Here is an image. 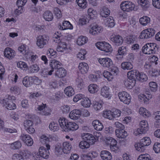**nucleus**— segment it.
<instances>
[{"label":"nucleus","mask_w":160,"mask_h":160,"mask_svg":"<svg viewBox=\"0 0 160 160\" xmlns=\"http://www.w3.org/2000/svg\"><path fill=\"white\" fill-rule=\"evenodd\" d=\"M49 155V152L46 150L43 146L40 147L38 149V152H35L33 154V157L35 160H42V158H47Z\"/></svg>","instance_id":"f257e3e1"},{"label":"nucleus","mask_w":160,"mask_h":160,"mask_svg":"<svg viewBox=\"0 0 160 160\" xmlns=\"http://www.w3.org/2000/svg\"><path fill=\"white\" fill-rule=\"evenodd\" d=\"M151 142V140L148 137H144L142 139L140 143L135 145L136 149L140 152L144 151L146 146L149 145Z\"/></svg>","instance_id":"f03ea898"},{"label":"nucleus","mask_w":160,"mask_h":160,"mask_svg":"<svg viewBox=\"0 0 160 160\" xmlns=\"http://www.w3.org/2000/svg\"><path fill=\"white\" fill-rule=\"evenodd\" d=\"M156 50H158V48L156 44L155 43H147L142 49V52L143 53L147 54H154Z\"/></svg>","instance_id":"7ed1b4c3"},{"label":"nucleus","mask_w":160,"mask_h":160,"mask_svg":"<svg viewBox=\"0 0 160 160\" xmlns=\"http://www.w3.org/2000/svg\"><path fill=\"white\" fill-rule=\"evenodd\" d=\"M12 97L8 96V98L0 100V103L8 109L13 110L16 108V105L12 100Z\"/></svg>","instance_id":"20e7f679"},{"label":"nucleus","mask_w":160,"mask_h":160,"mask_svg":"<svg viewBox=\"0 0 160 160\" xmlns=\"http://www.w3.org/2000/svg\"><path fill=\"white\" fill-rule=\"evenodd\" d=\"M148 129V126L147 121L145 120L141 121L139 123V128L134 132L136 136L139 134L145 133Z\"/></svg>","instance_id":"39448f33"},{"label":"nucleus","mask_w":160,"mask_h":160,"mask_svg":"<svg viewBox=\"0 0 160 160\" xmlns=\"http://www.w3.org/2000/svg\"><path fill=\"white\" fill-rule=\"evenodd\" d=\"M37 44L40 48H43L47 44L49 40L48 36L45 35H40L37 37Z\"/></svg>","instance_id":"423d86ee"},{"label":"nucleus","mask_w":160,"mask_h":160,"mask_svg":"<svg viewBox=\"0 0 160 160\" xmlns=\"http://www.w3.org/2000/svg\"><path fill=\"white\" fill-rule=\"evenodd\" d=\"M120 7L123 11L129 12L132 10H134L135 5L131 2L124 1L122 2Z\"/></svg>","instance_id":"0eeeda50"},{"label":"nucleus","mask_w":160,"mask_h":160,"mask_svg":"<svg viewBox=\"0 0 160 160\" xmlns=\"http://www.w3.org/2000/svg\"><path fill=\"white\" fill-rule=\"evenodd\" d=\"M97 47L99 49L106 52H111L112 49L111 45L106 42H99L96 44Z\"/></svg>","instance_id":"6e6552de"},{"label":"nucleus","mask_w":160,"mask_h":160,"mask_svg":"<svg viewBox=\"0 0 160 160\" xmlns=\"http://www.w3.org/2000/svg\"><path fill=\"white\" fill-rule=\"evenodd\" d=\"M155 33L154 29L149 28L143 30L141 32L139 37L141 39H148L153 36Z\"/></svg>","instance_id":"1a4fd4ad"},{"label":"nucleus","mask_w":160,"mask_h":160,"mask_svg":"<svg viewBox=\"0 0 160 160\" xmlns=\"http://www.w3.org/2000/svg\"><path fill=\"white\" fill-rule=\"evenodd\" d=\"M118 96L120 101L124 103L128 104L131 101V97L128 93L123 92L119 93Z\"/></svg>","instance_id":"9d476101"},{"label":"nucleus","mask_w":160,"mask_h":160,"mask_svg":"<svg viewBox=\"0 0 160 160\" xmlns=\"http://www.w3.org/2000/svg\"><path fill=\"white\" fill-rule=\"evenodd\" d=\"M20 139L28 146H32L33 144L32 139L28 135L22 133L20 136Z\"/></svg>","instance_id":"9b49d317"},{"label":"nucleus","mask_w":160,"mask_h":160,"mask_svg":"<svg viewBox=\"0 0 160 160\" xmlns=\"http://www.w3.org/2000/svg\"><path fill=\"white\" fill-rule=\"evenodd\" d=\"M98 61L100 64L104 67L109 68L112 64V61L108 58H100Z\"/></svg>","instance_id":"f8f14e48"},{"label":"nucleus","mask_w":160,"mask_h":160,"mask_svg":"<svg viewBox=\"0 0 160 160\" xmlns=\"http://www.w3.org/2000/svg\"><path fill=\"white\" fill-rule=\"evenodd\" d=\"M82 139L85 141L88 142L90 144H94L95 139L94 137L92 134L88 133H83L82 134Z\"/></svg>","instance_id":"ddd939ff"},{"label":"nucleus","mask_w":160,"mask_h":160,"mask_svg":"<svg viewBox=\"0 0 160 160\" xmlns=\"http://www.w3.org/2000/svg\"><path fill=\"white\" fill-rule=\"evenodd\" d=\"M90 29L89 33L92 35H96L102 31V29L101 27H99L97 25L93 24L90 26Z\"/></svg>","instance_id":"4468645a"},{"label":"nucleus","mask_w":160,"mask_h":160,"mask_svg":"<svg viewBox=\"0 0 160 160\" xmlns=\"http://www.w3.org/2000/svg\"><path fill=\"white\" fill-rule=\"evenodd\" d=\"M4 54L6 58L9 59H11L15 56V52L13 50L8 47L5 49Z\"/></svg>","instance_id":"2eb2a0df"},{"label":"nucleus","mask_w":160,"mask_h":160,"mask_svg":"<svg viewBox=\"0 0 160 160\" xmlns=\"http://www.w3.org/2000/svg\"><path fill=\"white\" fill-rule=\"evenodd\" d=\"M116 136L120 138H125L128 136V133L124 129H117L115 131Z\"/></svg>","instance_id":"dca6fc26"},{"label":"nucleus","mask_w":160,"mask_h":160,"mask_svg":"<svg viewBox=\"0 0 160 160\" xmlns=\"http://www.w3.org/2000/svg\"><path fill=\"white\" fill-rule=\"evenodd\" d=\"M81 115V111L79 110L75 109L70 113L69 117L72 119L77 120L80 117Z\"/></svg>","instance_id":"f3484780"},{"label":"nucleus","mask_w":160,"mask_h":160,"mask_svg":"<svg viewBox=\"0 0 160 160\" xmlns=\"http://www.w3.org/2000/svg\"><path fill=\"white\" fill-rule=\"evenodd\" d=\"M110 40L118 46L122 44L123 42L122 37L119 35L111 37L110 38Z\"/></svg>","instance_id":"a211bd4d"},{"label":"nucleus","mask_w":160,"mask_h":160,"mask_svg":"<svg viewBox=\"0 0 160 160\" xmlns=\"http://www.w3.org/2000/svg\"><path fill=\"white\" fill-rule=\"evenodd\" d=\"M62 26L60 24L58 28L60 30H64L67 29H72L73 27L70 22L68 21H64L62 23Z\"/></svg>","instance_id":"6ab92c4d"},{"label":"nucleus","mask_w":160,"mask_h":160,"mask_svg":"<svg viewBox=\"0 0 160 160\" xmlns=\"http://www.w3.org/2000/svg\"><path fill=\"white\" fill-rule=\"evenodd\" d=\"M66 126V132H68L69 131H75L78 129V125L76 123L72 122H68Z\"/></svg>","instance_id":"aec40b11"},{"label":"nucleus","mask_w":160,"mask_h":160,"mask_svg":"<svg viewBox=\"0 0 160 160\" xmlns=\"http://www.w3.org/2000/svg\"><path fill=\"white\" fill-rule=\"evenodd\" d=\"M62 145L63 152L66 154L70 153L72 148V146L70 143L68 142H65L63 143Z\"/></svg>","instance_id":"412c9836"},{"label":"nucleus","mask_w":160,"mask_h":160,"mask_svg":"<svg viewBox=\"0 0 160 160\" xmlns=\"http://www.w3.org/2000/svg\"><path fill=\"white\" fill-rule=\"evenodd\" d=\"M22 82L25 87H29L32 84V77L26 76L23 78Z\"/></svg>","instance_id":"4be33fe9"},{"label":"nucleus","mask_w":160,"mask_h":160,"mask_svg":"<svg viewBox=\"0 0 160 160\" xmlns=\"http://www.w3.org/2000/svg\"><path fill=\"white\" fill-rule=\"evenodd\" d=\"M78 68L81 72L82 74L86 73L89 69L88 64L85 62L80 63Z\"/></svg>","instance_id":"5701e85b"},{"label":"nucleus","mask_w":160,"mask_h":160,"mask_svg":"<svg viewBox=\"0 0 160 160\" xmlns=\"http://www.w3.org/2000/svg\"><path fill=\"white\" fill-rule=\"evenodd\" d=\"M100 156L104 160H111L112 158L111 153L106 150L101 151Z\"/></svg>","instance_id":"b1692460"},{"label":"nucleus","mask_w":160,"mask_h":160,"mask_svg":"<svg viewBox=\"0 0 160 160\" xmlns=\"http://www.w3.org/2000/svg\"><path fill=\"white\" fill-rule=\"evenodd\" d=\"M124 82L125 85L127 88L128 89H131L135 85L136 80L128 78L124 81Z\"/></svg>","instance_id":"393cba45"},{"label":"nucleus","mask_w":160,"mask_h":160,"mask_svg":"<svg viewBox=\"0 0 160 160\" xmlns=\"http://www.w3.org/2000/svg\"><path fill=\"white\" fill-rule=\"evenodd\" d=\"M139 72L136 70H133L128 72L127 73L128 78L136 80L138 75Z\"/></svg>","instance_id":"a878e982"},{"label":"nucleus","mask_w":160,"mask_h":160,"mask_svg":"<svg viewBox=\"0 0 160 160\" xmlns=\"http://www.w3.org/2000/svg\"><path fill=\"white\" fill-rule=\"evenodd\" d=\"M94 128L97 131H101L103 128L102 124L98 120H95L92 123Z\"/></svg>","instance_id":"bb28decb"},{"label":"nucleus","mask_w":160,"mask_h":160,"mask_svg":"<svg viewBox=\"0 0 160 160\" xmlns=\"http://www.w3.org/2000/svg\"><path fill=\"white\" fill-rule=\"evenodd\" d=\"M68 49L66 43L62 42H59L57 48V50L58 52H67Z\"/></svg>","instance_id":"cd10ccee"},{"label":"nucleus","mask_w":160,"mask_h":160,"mask_svg":"<svg viewBox=\"0 0 160 160\" xmlns=\"http://www.w3.org/2000/svg\"><path fill=\"white\" fill-rule=\"evenodd\" d=\"M58 122L60 127L62 129V131L66 132V126L68 123V120L64 118H60L58 120Z\"/></svg>","instance_id":"c85d7f7f"},{"label":"nucleus","mask_w":160,"mask_h":160,"mask_svg":"<svg viewBox=\"0 0 160 160\" xmlns=\"http://www.w3.org/2000/svg\"><path fill=\"white\" fill-rule=\"evenodd\" d=\"M66 74V70L62 68H59L56 72L55 76L58 78H62L65 77Z\"/></svg>","instance_id":"c756f323"},{"label":"nucleus","mask_w":160,"mask_h":160,"mask_svg":"<svg viewBox=\"0 0 160 160\" xmlns=\"http://www.w3.org/2000/svg\"><path fill=\"white\" fill-rule=\"evenodd\" d=\"M138 2L144 10L147 9L149 6V2L148 0H138Z\"/></svg>","instance_id":"7c9ffc66"},{"label":"nucleus","mask_w":160,"mask_h":160,"mask_svg":"<svg viewBox=\"0 0 160 160\" xmlns=\"http://www.w3.org/2000/svg\"><path fill=\"white\" fill-rule=\"evenodd\" d=\"M61 65L62 64L60 62L54 59L51 60L50 63V66L52 69H58Z\"/></svg>","instance_id":"2f4dec72"},{"label":"nucleus","mask_w":160,"mask_h":160,"mask_svg":"<svg viewBox=\"0 0 160 160\" xmlns=\"http://www.w3.org/2000/svg\"><path fill=\"white\" fill-rule=\"evenodd\" d=\"M65 94L68 96H72L74 94V91L73 88L71 86L66 88L64 90Z\"/></svg>","instance_id":"473e14b6"},{"label":"nucleus","mask_w":160,"mask_h":160,"mask_svg":"<svg viewBox=\"0 0 160 160\" xmlns=\"http://www.w3.org/2000/svg\"><path fill=\"white\" fill-rule=\"evenodd\" d=\"M110 11L107 8L104 7L101 9L100 15L102 17L106 18L110 14Z\"/></svg>","instance_id":"72a5a7b5"},{"label":"nucleus","mask_w":160,"mask_h":160,"mask_svg":"<svg viewBox=\"0 0 160 160\" xmlns=\"http://www.w3.org/2000/svg\"><path fill=\"white\" fill-rule=\"evenodd\" d=\"M89 91L91 93H95L98 90V87L96 84H90L88 87Z\"/></svg>","instance_id":"f704fd0d"},{"label":"nucleus","mask_w":160,"mask_h":160,"mask_svg":"<svg viewBox=\"0 0 160 160\" xmlns=\"http://www.w3.org/2000/svg\"><path fill=\"white\" fill-rule=\"evenodd\" d=\"M43 18L46 20L50 21L53 19V15L51 12L48 11L43 14Z\"/></svg>","instance_id":"c9c22d12"},{"label":"nucleus","mask_w":160,"mask_h":160,"mask_svg":"<svg viewBox=\"0 0 160 160\" xmlns=\"http://www.w3.org/2000/svg\"><path fill=\"white\" fill-rule=\"evenodd\" d=\"M109 88L106 86L103 87L101 89V94L103 97H108L109 95Z\"/></svg>","instance_id":"e433bc0d"},{"label":"nucleus","mask_w":160,"mask_h":160,"mask_svg":"<svg viewBox=\"0 0 160 160\" xmlns=\"http://www.w3.org/2000/svg\"><path fill=\"white\" fill-rule=\"evenodd\" d=\"M122 68L123 70H130L133 68V66L130 62H124L122 63L121 64Z\"/></svg>","instance_id":"4c0bfd02"},{"label":"nucleus","mask_w":160,"mask_h":160,"mask_svg":"<svg viewBox=\"0 0 160 160\" xmlns=\"http://www.w3.org/2000/svg\"><path fill=\"white\" fill-rule=\"evenodd\" d=\"M88 41V38L85 36H81L78 39L77 42L79 45H82L86 43Z\"/></svg>","instance_id":"58836bf2"},{"label":"nucleus","mask_w":160,"mask_h":160,"mask_svg":"<svg viewBox=\"0 0 160 160\" xmlns=\"http://www.w3.org/2000/svg\"><path fill=\"white\" fill-rule=\"evenodd\" d=\"M105 24L109 27H112L115 25V23L113 18L112 17H110L105 20Z\"/></svg>","instance_id":"ea45409f"},{"label":"nucleus","mask_w":160,"mask_h":160,"mask_svg":"<svg viewBox=\"0 0 160 160\" xmlns=\"http://www.w3.org/2000/svg\"><path fill=\"white\" fill-rule=\"evenodd\" d=\"M150 21V18L147 16H146L141 18L139 19L140 23L143 26H145L149 23Z\"/></svg>","instance_id":"a19ab883"},{"label":"nucleus","mask_w":160,"mask_h":160,"mask_svg":"<svg viewBox=\"0 0 160 160\" xmlns=\"http://www.w3.org/2000/svg\"><path fill=\"white\" fill-rule=\"evenodd\" d=\"M91 102L90 100L87 98H85L81 101V104L84 107H89Z\"/></svg>","instance_id":"79ce46f5"},{"label":"nucleus","mask_w":160,"mask_h":160,"mask_svg":"<svg viewBox=\"0 0 160 160\" xmlns=\"http://www.w3.org/2000/svg\"><path fill=\"white\" fill-rule=\"evenodd\" d=\"M79 146L82 149H87L89 148L90 144L89 143H88V142L84 140L79 142Z\"/></svg>","instance_id":"37998d69"},{"label":"nucleus","mask_w":160,"mask_h":160,"mask_svg":"<svg viewBox=\"0 0 160 160\" xmlns=\"http://www.w3.org/2000/svg\"><path fill=\"white\" fill-rule=\"evenodd\" d=\"M20 153L22 156L24 157L25 158H28L31 155V152L28 150L25 149L21 150L20 152Z\"/></svg>","instance_id":"c03bdc74"},{"label":"nucleus","mask_w":160,"mask_h":160,"mask_svg":"<svg viewBox=\"0 0 160 160\" xmlns=\"http://www.w3.org/2000/svg\"><path fill=\"white\" fill-rule=\"evenodd\" d=\"M78 6L82 8H85L87 6L86 0H76Z\"/></svg>","instance_id":"a18cd8bd"},{"label":"nucleus","mask_w":160,"mask_h":160,"mask_svg":"<svg viewBox=\"0 0 160 160\" xmlns=\"http://www.w3.org/2000/svg\"><path fill=\"white\" fill-rule=\"evenodd\" d=\"M22 146V144L20 141L15 142L11 144V148L13 149H18Z\"/></svg>","instance_id":"49530a36"},{"label":"nucleus","mask_w":160,"mask_h":160,"mask_svg":"<svg viewBox=\"0 0 160 160\" xmlns=\"http://www.w3.org/2000/svg\"><path fill=\"white\" fill-rule=\"evenodd\" d=\"M49 128L50 130L54 132L58 129L59 127L57 123L54 122H52L50 123Z\"/></svg>","instance_id":"de8ad7c7"},{"label":"nucleus","mask_w":160,"mask_h":160,"mask_svg":"<svg viewBox=\"0 0 160 160\" xmlns=\"http://www.w3.org/2000/svg\"><path fill=\"white\" fill-rule=\"evenodd\" d=\"M137 79L141 82H143L147 80V77L145 74L139 72Z\"/></svg>","instance_id":"09e8293b"},{"label":"nucleus","mask_w":160,"mask_h":160,"mask_svg":"<svg viewBox=\"0 0 160 160\" xmlns=\"http://www.w3.org/2000/svg\"><path fill=\"white\" fill-rule=\"evenodd\" d=\"M56 52L53 49H49L47 51V55L50 58H53L56 57Z\"/></svg>","instance_id":"8fccbe9b"},{"label":"nucleus","mask_w":160,"mask_h":160,"mask_svg":"<svg viewBox=\"0 0 160 160\" xmlns=\"http://www.w3.org/2000/svg\"><path fill=\"white\" fill-rule=\"evenodd\" d=\"M26 46L24 45H21L18 48V50L22 54L26 56L28 54L27 52H28L27 50Z\"/></svg>","instance_id":"3c124183"},{"label":"nucleus","mask_w":160,"mask_h":160,"mask_svg":"<svg viewBox=\"0 0 160 160\" xmlns=\"http://www.w3.org/2000/svg\"><path fill=\"white\" fill-rule=\"evenodd\" d=\"M150 89L151 91L155 92L157 89L158 86L156 82H151L149 84Z\"/></svg>","instance_id":"603ef678"},{"label":"nucleus","mask_w":160,"mask_h":160,"mask_svg":"<svg viewBox=\"0 0 160 160\" xmlns=\"http://www.w3.org/2000/svg\"><path fill=\"white\" fill-rule=\"evenodd\" d=\"M103 116L105 118L110 120L113 119L112 112L110 111H104L103 113Z\"/></svg>","instance_id":"864d4df0"},{"label":"nucleus","mask_w":160,"mask_h":160,"mask_svg":"<svg viewBox=\"0 0 160 160\" xmlns=\"http://www.w3.org/2000/svg\"><path fill=\"white\" fill-rule=\"evenodd\" d=\"M149 75L152 77H155L160 74V71L157 69H153L149 72Z\"/></svg>","instance_id":"5fc2aeb1"},{"label":"nucleus","mask_w":160,"mask_h":160,"mask_svg":"<svg viewBox=\"0 0 160 160\" xmlns=\"http://www.w3.org/2000/svg\"><path fill=\"white\" fill-rule=\"evenodd\" d=\"M138 160H151L150 155L148 154H141L137 159Z\"/></svg>","instance_id":"6e6d98bb"},{"label":"nucleus","mask_w":160,"mask_h":160,"mask_svg":"<svg viewBox=\"0 0 160 160\" xmlns=\"http://www.w3.org/2000/svg\"><path fill=\"white\" fill-rule=\"evenodd\" d=\"M103 75V76L109 81H111L113 78V76L111 75V72L108 71H104Z\"/></svg>","instance_id":"4d7b16f0"},{"label":"nucleus","mask_w":160,"mask_h":160,"mask_svg":"<svg viewBox=\"0 0 160 160\" xmlns=\"http://www.w3.org/2000/svg\"><path fill=\"white\" fill-rule=\"evenodd\" d=\"M112 113L113 118L119 117L121 115V112L120 110L118 109H114L113 110Z\"/></svg>","instance_id":"13d9d810"},{"label":"nucleus","mask_w":160,"mask_h":160,"mask_svg":"<svg viewBox=\"0 0 160 160\" xmlns=\"http://www.w3.org/2000/svg\"><path fill=\"white\" fill-rule=\"evenodd\" d=\"M76 83L78 87L80 89L82 88L84 85V82L83 80L81 78H78L76 80Z\"/></svg>","instance_id":"bf43d9fd"},{"label":"nucleus","mask_w":160,"mask_h":160,"mask_svg":"<svg viewBox=\"0 0 160 160\" xmlns=\"http://www.w3.org/2000/svg\"><path fill=\"white\" fill-rule=\"evenodd\" d=\"M82 157L84 160H91L93 155L92 153L89 152L87 154H82Z\"/></svg>","instance_id":"052dcab7"},{"label":"nucleus","mask_w":160,"mask_h":160,"mask_svg":"<svg viewBox=\"0 0 160 160\" xmlns=\"http://www.w3.org/2000/svg\"><path fill=\"white\" fill-rule=\"evenodd\" d=\"M24 124L25 129H28V128L32 126L33 123L32 121L28 120L25 121Z\"/></svg>","instance_id":"680f3d73"},{"label":"nucleus","mask_w":160,"mask_h":160,"mask_svg":"<svg viewBox=\"0 0 160 160\" xmlns=\"http://www.w3.org/2000/svg\"><path fill=\"white\" fill-rule=\"evenodd\" d=\"M90 21V20H89L87 17H84L83 18L79 19V23L81 25H83L89 22Z\"/></svg>","instance_id":"e2e57ef3"},{"label":"nucleus","mask_w":160,"mask_h":160,"mask_svg":"<svg viewBox=\"0 0 160 160\" xmlns=\"http://www.w3.org/2000/svg\"><path fill=\"white\" fill-rule=\"evenodd\" d=\"M153 149L156 153L160 152V143L158 142L155 143L153 145Z\"/></svg>","instance_id":"0e129e2a"},{"label":"nucleus","mask_w":160,"mask_h":160,"mask_svg":"<svg viewBox=\"0 0 160 160\" xmlns=\"http://www.w3.org/2000/svg\"><path fill=\"white\" fill-rule=\"evenodd\" d=\"M54 12L58 18H60L61 17V12L58 8H55L54 9Z\"/></svg>","instance_id":"69168bd1"},{"label":"nucleus","mask_w":160,"mask_h":160,"mask_svg":"<svg viewBox=\"0 0 160 160\" xmlns=\"http://www.w3.org/2000/svg\"><path fill=\"white\" fill-rule=\"evenodd\" d=\"M12 160H24V158L21 154L15 153L13 155Z\"/></svg>","instance_id":"338daca9"},{"label":"nucleus","mask_w":160,"mask_h":160,"mask_svg":"<svg viewBox=\"0 0 160 160\" xmlns=\"http://www.w3.org/2000/svg\"><path fill=\"white\" fill-rule=\"evenodd\" d=\"M84 95L82 94H77L75 96V97L73 98V101L74 102H77L79 100L83 99V98H84Z\"/></svg>","instance_id":"774afa93"}]
</instances>
